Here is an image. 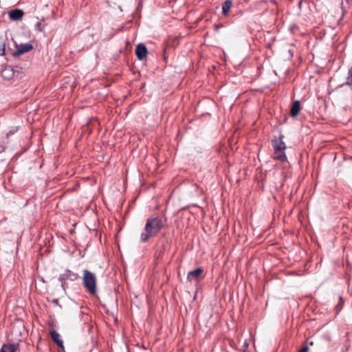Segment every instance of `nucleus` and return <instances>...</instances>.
<instances>
[{
	"label": "nucleus",
	"instance_id": "f257e3e1",
	"mask_svg": "<svg viewBox=\"0 0 352 352\" xmlns=\"http://www.w3.org/2000/svg\"><path fill=\"white\" fill-rule=\"evenodd\" d=\"M162 227L163 222L160 218H148L145 225L144 232L141 234V241L142 242H146L149 239V238L156 235Z\"/></svg>",
	"mask_w": 352,
	"mask_h": 352
},
{
	"label": "nucleus",
	"instance_id": "f03ea898",
	"mask_svg": "<svg viewBox=\"0 0 352 352\" xmlns=\"http://www.w3.org/2000/svg\"><path fill=\"white\" fill-rule=\"evenodd\" d=\"M83 285L85 287L91 294H95L96 292V276L89 271L85 270L83 274Z\"/></svg>",
	"mask_w": 352,
	"mask_h": 352
},
{
	"label": "nucleus",
	"instance_id": "7ed1b4c3",
	"mask_svg": "<svg viewBox=\"0 0 352 352\" xmlns=\"http://www.w3.org/2000/svg\"><path fill=\"white\" fill-rule=\"evenodd\" d=\"M16 50L12 52L14 56H18L24 53L28 52L32 50L33 46L30 43H15Z\"/></svg>",
	"mask_w": 352,
	"mask_h": 352
},
{
	"label": "nucleus",
	"instance_id": "20e7f679",
	"mask_svg": "<svg viewBox=\"0 0 352 352\" xmlns=\"http://www.w3.org/2000/svg\"><path fill=\"white\" fill-rule=\"evenodd\" d=\"M78 278V275L71 271H65L59 276V280L61 282V285L64 287L66 280H75Z\"/></svg>",
	"mask_w": 352,
	"mask_h": 352
},
{
	"label": "nucleus",
	"instance_id": "39448f33",
	"mask_svg": "<svg viewBox=\"0 0 352 352\" xmlns=\"http://www.w3.org/2000/svg\"><path fill=\"white\" fill-rule=\"evenodd\" d=\"M135 54L138 59H144L147 54V49L144 44H138L135 49Z\"/></svg>",
	"mask_w": 352,
	"mask_h": 352
},
{
	"label": "nucleus",
	"instance_id": "423d86ee",
	"mask_svg": "<svg viewBox=\"0 0 352 352\" xmlns=\"http://www.w3.org/2000/svg\"><path fill=\"white\" fill-rule=\"evenodd\" d=\"M203 274V270L201 268H197L195 270L190 271L188 274V279L189 280H198Z\"/></svg>",
	"mask_w": 352,
	"mask_h": 352
},
{
	"label": "nucleus",
	"instance_id": "0eeeda50",
	"mask_svg": "<svg viewBox=\"0 0 352 352\" xmlns=\"http://www.w3.org/2000/svg\"><path fill=\"white\" fill-rule=\"evenodd\" d=\"M283 136L280 135L278 140L273 141V147L274 151H285L286 146L285 142L283 141Z\"/></svg>",
	"mask_w": 352,
	"mask_h": 352
},
{
	"label": "nucleus",
	"instance_id": "6e6552de",
	"mask_svg": "<svg viewBox=\"0 0 352 352\" xmlns=\"http://www.w3.org/2000/svg\"><path fill=\"white\" fill-rule=\"evenodd\" d=\"M50 336L52 340L62 349V351H64L63 342L60 339V334L56 331L52 330L50 331Z\"/></svg>",
	"mask_w": 352,
	"mask_h": 352
},
{
	"label": "nucleus",
	"instance_id": "1a4fd4ad",
	"mask_svg": "<svg viewBox=\"0 0 352 352\" xmlns=\"http://www.w3.org/2000/svg\"><path fill=\"white\" fill-rule=\"evenodd\" d=\"M19 347V343L4 344L0 349V352H16Z\"/></svg>",
	"mask_w": 352,
	"mask_h": 352
},
{
	"label": "nucleus",
	"instance_id": "9d476101",
	"mask_svg": "<svg viewBox=\"0 0 352 352\" xmlns=\"http://www.w3.org/2000/svg\"><path fill=\"white\" fill-rule=\"evenodd\" d=\"M8 15L10 19L17 21L23 17V12L21 10L15 9L10 11Z\"/></svg>",
	"mask_w": 352,
	"mask_h": 352
},
{
	"label": "nucleus",
	"instance_id": "9b49d317",
	"mask_svg": "<svg viewBox=\"0 0 352 352\" xmlns=\"http://www.w3.org/2000/svg\"><path fill=\"white\" fill-rule=\"evenodd\" d=\"M300 110V104L299 101H295L291 108L290 114L292 117H296Z\"/></svg>",
	"mask_w": 352,
	"mask_h": 352
},
{
	"label": "nucleus",
	"instance_id": "f8f14e48",
	"mask_svg": "<svg viewBox=\"0 0 352 352\" xmlns=\"http://www.w3.org/2000/svg\"><path fill=\"white\" fill-rule=\"evenodd\" d=\"M274 158L283 162L285 161L286 155L285 153V151H274Z\"/></svg>",
	"mask_w": 352,
	"mask_h": 352
},
{
	"label": "nucleus",
	"instance_id": "ddd939ff",
	"mask_svg": "<svg viewBox=\"0 0 352 352\" xmlns=\"http://www.w3.org/2000/svg\"><path fill=\"white\" fill-rule=\"evenodd\" d=\"M232 3L231 0H226L222 6V12L224 15H226L230 8L232 7Z\"/></svg>",
	"mask_w": 352,
	"mask_h": 352
},
{
	"label": "nucleus",
	"instance_id": "4468645a",
	"mask_svg": "<svg viewBox=\"0 0 352 352\" xmlns=\"http://www.w3.org/2000/svg\"><path fill=\"white\" fill-rule=\"evenodd\" d=\"M12 75V69L9 68H6L4 70L2 71V76L4 78H9Z\"/></svg>",
	"mask_w": 352,
	"mask_h": 352
},
{
	"label": "nucleus",
	"instance_id": "2eb2a0df",
	"mask_svg": "<svg viewBox=\"0 0 352 352\" xmlns=\"http://www.w3.org/2000/svg\"><path fill=\"white\" fill-rule=\"evenodd\" d=\"M346 84L350 85H352V67L349 69V72H348Z\"/></svg>",
	"mask_w": 352,
	"mask_h": 352
},
{
	"label": "nucleus",
	"instance_id": "dca6fc26",
	"mask_svg": "<svg viewBox=\"0 0 352 352\" xmlns=\"http://www.w3.org/2000/svg\"><path fill=\"white\" fill-rule=\"evenodd\" d=\"M5 44L1 40H0V56L5 54Z\"/></svg>",
	"mask_w": 352,
	"mask_h": 352
},
{
	"label": "nucleus",
	"instance_id": "f3484780",
	"mask_svg": "<svg viewBox=\"0 0 352 352\" xmlns=\"http://www.w3.org/2000/svg\"><path fill=\"white\" fill-rule=\"evenodd\" d=\"M307 351H308V347L307 346H304L298 352H307Z\"/></svg>",
	"mask_w": 352,
	"mask_h": 352
},
{
	"label": "nucleus",
	"instance_id": "a211bd4d",
	"mask_svg": "<svg viewBox=\"0 0 352 352\" xmlns=\"http://www.w3.org/2000/svg\"><path fill=\"white\" fill-rule=\"evenodd\" d=\"M39 26H40V23L38 22L36 25V28L39 29Z\"/></svg>",
	"mask_w": 352,
	"mask_h": 352
}]
</instances>
